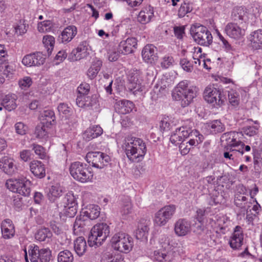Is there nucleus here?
Returning <instances> with one entry per match:
<instances>
[{
    "instance_id": "49",
    "label": "nucleus",
    "mask_w": 262,
    "mask_h": 262,
    "mask_svg": "<svg viewBox=\"0 0 262 262\" xmlns=\"http://www.w3.org/2000/svg\"><path fill=\"white\" fill-rule=\"evenodd\" d=\"M159 128L161 132H166L171 128V120L169 117L167 116H162L161 118Z\"/></svg>"
},
{
    "instance_id": "14",
    "label": "nucleus",
    "mask_w": 262,
    "mask_h": 262,
    "mask_svg": "<svg viewBox=\"0 0 262 262\" xmlns=\"http://www.w3.org/2000/svg\"><path fill=\"white\" fill-rule=\"evenodd\" d=\"M224 32L229 37L235 39H239L245 34L242 22L239 24L233 22L228 23L225 27Z\"/></svg>"
},
{
    "instance_id": "45",
    "label": "nucleus",
    "mask_w": 262,
    "mask_h": 262,
    "mask_svg": "<svg viewBox=\"0 0 262 262\" xmlns=\"http://www.w3.org/2000/svg\"><path fill=\"white\" fill-rule=\"evenodd\" d=\"M42 43L49 55L51 54L55 45V38L51 35H45L42 38Z\"/></svg>"
},
{
    "instance_id": "33",
    "label": "nucleus",
    "mask_w": 262,
    "mask_h": 262,
    "mask_svg": "<svg viewBox=\"0 0 262 262\" xmlns=\"http://www.w3.org/2000/svg\"><path fill=\"white\" fill-rule=\"evenodd\" d=\"M206 127L212 134L221 133L225 129L224 124L220 120H214L207 123Z\"/></svg>"
},
{
    "instance_id": "31",
    "label": "nucleus",
    "mask_w": 262,
    "mask_h": 262,
    "mask_svg": "<svg viewBox=\"0 0 262 262\" xmlns=\"http://www.w3.org/2000/svg\"><path fill=\"white\" fill-rule=\"evenodd\" d=\"M246 188L243 185L239 186L235 194L234 203L236 206L242 207L247 201L246 196Z\"/></svg>"
},
{
    "instance_id": "4",
    "label": "nucleus",
    "mask_w": 262,
    "mask_h": 262,
    "mask_svg": "<svg viewBox=\"0 0 262 262\" xmlns=\"http://www.w3.org/2000/svg\"><path fill=\"white\" fill-rule=\"evenodd\" d=\"M110 227L106 223L97 224L91 229L89 236L90 246H100L105 241L110 234Z\"/></svg>"
},
{
    "instance_id": "60",
    "label": "nucleus",
    "mask_w": 262,
    "mask_h": 262,
    "mask_svg": "<svg viewBox=\"0 0 262 262\" xmlns=\"http://www.w3.org/2000/svg\"><path fill=\"white\" fill-rule=\"evenodd\" d=\"M133 209V205L130 198L127 197L125 199V202L123 204L121 212L123 215H126L130 213Z\"/></svg>"
},
{
    "instance_id": "25",
    "label": "nucleus",
    "mask_w": 262,
    "mask_h": 262,
    "mask_svg": "<svg viewBox=\"0 0 262 262\" xmlns=\"http://www.w3.org/2000/svg\"><path fill=\"white\" fill-rule=\"evenodd\" d=\"M0 168L7 174L12 175L15 172L16 167L14 160L8 157H4L0 160Z\"/></svg>"
},
{
    "instance_id": "8",
    "label": "nucleus",
    "mask_w": 262,
    "mask_h": 262,
    "mask_svg": "<svg viewBox=\"0 0 262 262\" xmlns=\"http://www.w3.org/2000/svg\"><path fill=\"white\" fill-rule=\"evenodd\" d=\"M176 210L177 206L174 204L164 206L155 214L154 224L160 227L165 226L174 215Z\"/></svg>"
},
{
    "instance_id": "34",
    "label": "nucleus",
    "mask_w": 262,
    "mask_h": 262,
    "mask_svg": "<svg viewBox=\"0 0 262 262\" xmlns=\"http://www.w3.org/2000/svg\"><path fill=\"white\" fill-rule=\"evenodd\" d=\"M17 96L15 94L6 95L2 100V105L8 111H11L16 107Z\"/></svg>"
},
{
    "instance_id": "64",
    "label": "nucleus",
    "mask_w": 262,
    "mask_h": 262,
    "mask_svg": "<svg viewBox=\"0 0 262 262\" xmlns=\"http://www.w3.org/2000/svg\"><path fill=\"white\" fill-rule=\"evenodd\" d=\"M159 243L161 249H169V239L166 235H161L160 236Z\"/></svg>"
},
{
    "instance_id": "36",
    "label": "nucleus",
    "mask_w": 262,
    "mask_h": 262,
    "mask_svg": "<svg viewBox=\"0 0 262 262\" xmlns=\"http://www.w3.org/2000/svg\"><path fill=\"white\" fill-rule=\"evenodd\" d=\"M88 50V43L85 41H82L75 50H73L72 54L74 55V60H78L83 58Z\"/></svg>"
},
{
    "instance_id": "59",
    "label": "nucleus",
    "mask_w": 262,
    "mask_h": 262,
    "mask_svg": "<svg viewBox=\"0 0 262 262\" xmlns=\"http://www.w3.org/2000/svg\"><path fill=\"white\" fill-rule=\"evenodd\" d=\"M180 64L183 70L187 72H191L193 70L192 62L186 58L181 59Z\"/></svg>"
},
{
    "instance_id": "43",
    "label": "nucleus",
    "mask_w": 262,
    "mask_h": 262,
    "mask_svg": "<svg viewBox=\"0 0 262 262\" xmlns=\"http://www.w3.org/2000/svg\"><path fill=\"white\" fill-rule=\"evenodd\" d=\"M48 127L49 126H46L44 124H41V125H37L35 131L36 138L47 140L49 137Z\"/></svg>"
},
{
    "instance_id": "24",
    "label": "nucleus",
    "mask_w": 262,
    "mask_h": 262,
    "mask_svg": "<svg viewBox=\"0 0 262 262\" xmlns=\"http://www.w3.org/2000/svg\"><path fill=\"white\" fill-rule=\"evenodd\" d=\"M135 107L134 104L127 100H121L115 104L116 111L120 114L125 115L130 113Z\"/></svg>"
},
{
    "instance_id": "22",
    "label": "nucleus",
    "mask_w": 262,
    "mask_h": 262,
    "mask_svg": "<svg viewBox=\"0 0 262 262\" xmlns=\"http://www.w3.org/2000/svg\"><path fill=\"white\" fill-rule=\"evenodd\" d=\"M127 87L129 91L134 94L142 92L145 89L144 85L142 84V80L139 79V75L137 74H135L129 77Z\"/></svg>"
},
{
    "instance_id": "55",
    "label": "nucleus",
    "mask_w": 262,
    "mask_h": 262,
    "mask_svg": "<svg viewBox=\"0 0 262 262\" xmlns=\"http://www.w3.org/2000/svg\"><path fill=\"white\" fill-rule=\"evenodd\" d=\"M106 259L107 262H125L123 255L116 253L107 255Z\"/></svg>"
},
{
    "instance_id": "23",
    "label": "nucleus",
    "mask_w": 262,
    "mask_h": 262,
    "mask_svg": "<svg viewBox=\"0 0 262 262\" xmlns=\"http://www.w3.org/2000/svg\"><path fill=\"white\" fill-rule=\"evenodd\" d=\"M31 173L36 178L41 179L46 176L45 165L40 161L33 160L29 164Z\"/></svg>"
},
{
    "instance_id": "40",
    "label": "nucleus",
    "mask_w": 262,
    "mask_h": 262,
    "mask_svg": "<svg viewBox=\"0 0 262 262\" xmlns=\"http://www.w3.org/2000/svg\"><path fill=\"white\" fill-rule=\"evenodd\" d=\"M85 223L81 216H77L73 226L74 234L80 235L85 231Z\"/></svg>"
},
{
    "instance_id": "5",
    "label": "nucleus",
    "mask_w": 262,
    "mask_h": 262,
    "mask_svg": "<svg viewBox=\"0 0 262 262\" xmlns=\"http://www.w3.org/2000/svg\"><path fill=\"white\" fill-rule=\"evenodd\" d=\"M111 245L113 248L122 253H127L134 246L133 238L128 234L119 232L115 234L111 239Z\"/></svg>"
},
{
    "instance_id": "10",
    "label": "nucleus",
    "mask_w": 262,
    "mask_h": 262,
    "mask_svg": "<svg viewBox=\"0 0 262 262\" xmlns=\"http://www.w3.org/2000/svg\"><path fill=\"white\" fill-rule=\"evenodd\" d=\"M85 159L93 167L100 169L107 166L111 161L110 157L108 155L100 151L89 152Z\"/></svg>"
},
{
    "instance_id": "35",
    "label": "nucleus",
    "mask_w": 262,
    "mask_h": 262,
    "mask_svg": "<svg viewBox=\"0 0 262 262\" xmlns=\"http://www.w3.org/2000/svg\"><path fill=\"white\" fill-rule=\"evenodd\" d=\"M102 62L98 59H95L87 72V75L91 79H93L97 75L102 66Z\"/></svg>"
},
{
    "instance_id": "27",
    "label": "nucleus",
    "mask_w": 262,
    "mask_h": 262,
    "mask_svg": "<svg viewBox=\"0 0 262 262\" xmlns=\"http://www.w3.org/2000/svg\"><path fill=\"white\" fill-rule=\"evenodd\" d=\"M77 34V27L73 25L68 26L62 31L60 39L62 43H67L70 42Z\"/></svg>"
},
{
    "instance_id": "30",
    "label": "nucleus",
    "mask_w": 262,
    "mask_h": 262,
    "mask_svg": "<svg viewBox=\"0 0 262 262\" xmlns=\"http://www.w3.org/2000/svg\"><path fill=\"white\" fill-rule=\"evenodd\" d=\"M103 133L102 128L99 125H93L87 128L83 133V138L90 141L100 136Z\"/></svg>"
},
{
    "instance_id": "12",
    "label": "nucleus",
    "mask_w": 262,
    "mask_h": 262,
    "mask_svg": "<svg viewBox=\"0 0 262 262\" xmlns=\"http://www.w3.org/2000/svg\"><path fill=\"white\" fill-rule=\"evenodd\" d=\"M76 103L81 108L97 111L99 108L98 97L96 94L91 96H77Z\"/></svg>"
},
{
    "instance_id": "28",
    "label": "nucleus",
    "mask_w": 262,
    "mask_h": 262,
    "mask_svg": "<svg viewBox=\"0 0 262 262\" xmlns=\"http://www.w3.org/2000/svg\"><path fill=\"white\" fill-rule=\"evenodd\" d=\"M154 8L150 6L144 8L139 13L138 21L142 24L148 23L154 16Z\"/></svg>"
},
{
    "instance_id": "48",
    "label": "nucleus",
    "mask_w": 262,
    "mask_h": 262,
    "mask_svg": "<svg viewBox=\"0 0 262 262\" xmlns=\"http://www.w3.org/2000/svg\"><path fill=\"white\" fill-rule=\"evenodd\" d=\"M32 147V149L39 159L46 160L48 158L46 149L43 146L37 144H33Z\"/></svg>"
},
{
    "instance_id": "54",
    "label": "nucleus",
    "mask_w": 262,
    "mask_h": 262,
    "mask_svg": "<svg viewBox=\"0 0 262 262\" xmlns=\"http://www.w3.org/2000/svg\"><path fill=\"white\" fill-rule=\"evenodd\" d=\"M51 256V251L49 248L39 250V259L41 262H49Z\"/></svg>"
},
{
    "instance_id": "3",
    "label": "nucleus",
    "mask_w": 262,
    "mask_h": 262,
    "mask_svg": "<svg viewBox=\"0 0 262 262\" xmlns=\"http://www.w3.org/2000/svg\"><path fill=\"white\" fill-rule=\"evenodd\" d=\"M70 173L76 181L81 183L91 181L93 177L91 168L85 163L74 162L69 167Z\"/></svg>"
},
{
    "instance_id": "44",
    "label": "nucleus",
    "mask_w": 262,
    "mask_h": 262,
    "mask_svg": "<svg viewBox=\"0 0 262 262\" xmlns=\"http://www.w3.org/2000/svg\"><path fill=\"white\" fill-rule=\"evenodd\" d=\"M246 13L244 7L242 6L236 7L232 11L231 17L232 19L235 21L243 20L244 17L246 15Z\"/></svg>"
},
{
    "instance_id": "11",
    "label": "nucleus",
    "mask_w": 262,
    "mask_h": 262,
    "mask_svg": "<svg viewBox=\"0 0 262 262\" xmlns=\"http://www.w3.org/2000/svg\"><path fill=\"white\" fill-rule=\"evenodd\" d=\"M227 137V146L230 151H236L242 155H244L245 144L242 141L243 136L241 132H230L225 134Z\"/></svg>"
},
{
    "instance_id": "17",
    "label": "nucleus",
    "mask_w": 262,
    "mask_h": 262,
    "mask_svg": "<svg viewBox=\"0 0 262 262\" xmlns=\"http://www.w3.org/2000/svg\"><path fill=\"white\" fill-rule=\"evenodd\" d=\"M191 230V223L185 219H180L174 224V233L178 236H186L190 233Z\"/></svg>"
},
{
    "instance_id": "29",
    "label": "nucleus",
    "mask_w": 262,
    "mask_h": 262,
    "mask_svg": "<svg viewBox=\"0 0 262 262\" xmlns=\"http://www.w3.org/2000/svg\"><path fill=\"white\" fill-rule=\"evenodd\" d=\"M148 222L142 220L138 224V228L136 232V237L138 239L146 240L148 234Z\"/></svg>"
},
{
    "instance_id": "50",
    "label": "nucleus",
    "mask_w": 262,
    "mask_h": 262,
    "mask_svg": "<svg viewBox=\"0 0 262 262\" xmlns=\"http://www.w3.org/2000/svg\"><path fill=\"white\" fill-rule=\"evenodd\" d=\"M28 254L31 262H38V259H39V249L38 246H29Z\"/></svg>"
},
{
    "instance_id": "37",
    "label": "nucleus",
    "mask_w": 262,
    "mask_h": 262,
    "mask_svg": "<svg viewBox=\"0 0 262 262\" xmlns=\"http://www.w3.org/2000/svg\"><path fill=\"white\" fill-rule=\"evenodd\" d=\"M63 189L59 184H56L51 186L48 194L49 199L50 201L54 202L56 199L62 195Z\"/></svg>"
},
{
    "instance_id": "20",
    "label": "nucleus",
    "mask_w": 262,
    "mask_h": 262,
    "mask_svg": "<svg viewBox=\"0 0 262 262\" xmlns=\"http://www.w3.org/2000/svg\"><path fill=\"white\" fill-rule=\"evenodd\" d=\"M138 41L135 37H128L121 41L119 45V51L123 54H128L137 49Z\"/></svg>"
},
{
    "instance_id": "46",
    "label": "nucleus",
    "mask_w": 262,
    "mask_h": 262,
    "mask_svg": "<svg viewBox=\"0 0 262 262\" xmlns=\"http://www.w3.org/2000/svg\"><path fill=\"white\" fill-rule=\"evenodd\" d=\"M74 257L72 252L68 250L60 251L57 256L58 262H73Z\"/></svg>"
},
{
    "instance_id": "61",
    "label": "nucleus",
    "mask_w": 262,
    "mask_h": 262,
    "mask_svg": "<svg viewBox=\"0 0 262 262\" xmlns=\"http://www.w3.org/2000/svg\"><path fill=\"white\" fill-rule=\"evenodd\" d=\"M63 205H77L76 198L72 191L68 192L64 198Z\"/></svg>"
},
{
    "instance_id": "41",
    "label": "nucleus",
    "mask_w": 262,
    "mask_h": 262,
    "mask_svg": "<svg viewBox=\"0 0 262 262\" xmlns=\"http://www.w3.org/2000/svg\"><path fill=\"white\" fill-rule=\"evenodd\" d=\"M100 210L98 205H90L84 212V214L92 220H95L99 216Z\"/></svg>"
},
{
    "instance_id": "15",
    "label": "nucleus",
    "mask_w": 262,
    "mask_h": 262,
    "mask_svg": "<svg viewBox=\"0 0 262 262\" xmlns=\"http://www.w3.org/2000/svg\"><path fill=\"white\" fill-rule=\"evenodd\" d=\"M244 233L242 228L236 226L230 237L229 244L233 250H239L244 243Z\"/></svg>"
},
{
    "instance_id": "39",
    "label": "nucleus",
    "mask_w": 262,
    "mask_h": 262,
    "mask_svg": "<svg viewBox=\"0 0 262 262\" xmlns=\"http://www.w3.org/2000/svg\"><path fill=\"white\" fill-rule=\"evenodd\" d=\"M193 9V4L192 3L184 1L180 5L178 11V16L180 18L184 17L187 14L191 12Z\"/></svg>"
},
{
    "instance_id": "51",
    "label": "nucleus",
    "mask_w": 262,
    "mask_h": 262,
    "mask_svg": "<svg viewBox=\"0 0 262 262\" xmlns=\"http://www.w3.org/2000/svg\"><path fill=\"white\" fill-rule=\"evenodd\" d=\"M193 53L192 55L195 64L198 63L199 66L202 63V59L205 58V54L202 53V49L199 47H194L193 49Z\"/></svg>"
},
{
    "instance_id": "53",
    "label": "nucleus",
    "mask_w": 262,
    "mask_h": 262,
    "mask_svg": "<svg viewBox=\"0 0 262 262\" xmlns=\"http://www.w3.org/2000/svg\"><path fill=\"white\" fill-rule=\"evenodd\" d=\"M228 98L230 103L234 106H236L239 103V95L237 92L235 90H231L229 92Z\"/></svg>"
},
{
    "instance_id": "52",
    "label": "nucleus",
    "mask_w": 262,
    "mask_h": 262,
    "mask_svg": "<svg viewBox=\"0 0 262 262\" xmlns=\"http://www.w3.org/2000/svg\"><path fill=\"white\" fill-rule=\"evenodd\" d=\"M77 211V205H63V209L61 212L64 215L69 217H74Z\"/></svg>"
},
{
    "instance_id": "26",
    "label": "nucleus",
    "mask_w": 262,
    "mask_h": 262,
    "mask_svg": "<svg viewBox=\"0 0 262 262\" xmlns=\"http://www.w3.org/2000/svg\"><path fill=\"white\" fill-rule=\"evenodd\" d=\"M1 230L3 237L5 239L11 238L14 235V226L10 219H6L2 222Z\"/></svg>"
},
{
    "instance_id": "13",
    "label": "nucleus",
    "mask_w": 262,
    "mask_h": 262,
    "mask_svg": "<svg viewBox=\"0 0 262 262\" xmlns=\"http://www.w3.org/2000/svg\"><path fill=\"white\" fill-rule=\"evenodd\" d=\"M192 134L196 138L198 135H199L198 132L195 131L193 132L191 129L186 126H182L177 128L172 132L170 138V141L173 144L176 145L179 144L180 142H183L190 135L192 136Z\"/></svg>"
},
{
    "instance_id": "19",
    "label": "nucleus",
    "mask_w": 262,
    "mask_h": 262,
    "mask_svg": "<svg viewBox=\"0 0 262 262\" xmlns=\"http://www.w3.org/2000/svg\"><path fill=\"white\" fill-rule=\"evenodd\" d=\"M153 256L157 262H172L174 252L169 249H159L154 251Z\"/></svg>"
},
{
    "instance_id": "58",
    "label": "nucleus",
    "mask_w": 262,
    "mask_h": 262,
    "mask_svg": "<svg viewBox=\"0 0 262 262\" xmlns=\"http://www.w3.org/2000/svg\"><path fill=\"white\" fill-rule=\"evenodd\" d=\"M0 71L2 72L6 76L12 75L14 70L12 67L8 64L7 61L2 63L0 65Z\"/></svg>"
},
{
    "instance_id": "63",
    "label": "nucleus",
    "mask_w": 262,
    "mask_h": 262,
    "mask_svg": "<svg viewBox=\"0 0 262 262\" xmlns=\"http://www.w3.org/2000/svg\"><path fill=\"white\" fill-rule=\"evenodd\" d=\"M173 61V58L171 56L166 55L163 57L161 66L163 68L167 69L172 64Z\"/></svg>"
},
{
    "instance_id": "6",
    "label": "nucleus",
    "mask_w": 262,
    "mask_h": 262,
    "mask_svg": "<svg viewBox=\"0 0 262 262\" xmlns=\"http://www.w3.org/2000/svg\"><path fill=\"white\" fill-rule=\"evenodd\" d=\"M31 181L26 177L10 179L7 180L6 186L12 192L23 196H29L31 192Z\"/></svg>"
},
{
    "instance_id": "2",
    "label": "nucleus",
    "mask_w": 262,
    "mask_h": 262,
    "mask_svg": "<svg viewBox=\"0 0 262 262\" xmlns=\"http://www.w3.org/2000/svg\"><path fill=\"white\" fill-rule=\"evenodd\" d=\"M188 83L187 80L180 82L175 92L172 93L173 99L180 101L183 107L189 105L196 96L198 88L194 86H188Z\"/></svg>"
},
{
    "instance_id": "9",
    "label": "nucleus",
    "mask_w": 262,
    "mask_h": 262,
    "mask_svg": "<svg viewBox=\"0 0 262 262\" xmlns=\"http://www.w3.org/2000/svg\"><path fill=\"white\" fill-rule=\"evenodd\" d=\"M222 91L214 86L213 85L207 86L203 92L204 100L214 107L218 108L222 106L224 102L222 98Z\"/></svg>"
},
{
    "instance_id": "32",
    "label": "nucleus",
    "mask_w": 262,
    "mask_h": 262,
    "mask_svg": "<svg viewBox=\"0 0 262 262\" xmlns=\"http://www.w3.org/2000/svg\"><path fill=\"white\" fill-rule=\"evenodd\" d=\"M87 248L86 243L83 237L79 236L74 241V248L78 256L83 255L86 251Z\"/></svg>"
},
{
    "instance_id": "21",
    "label": "nucleus",
    "mask_w": 262,
    "mask_h": 262,
    "mask_svg": "<svg viewBox=\"0 0 262 262\" xmlns=\"http://www.w3.org/2000/svg\"><path fill=\"white\" fill-rule=\"evenodd\" d=\"M249 47L253 50L262 49V29H258L250 33L248 37Z\"/></svg>"
},
{
    "instance_id": "7",
    "label": "nucleus",
    "mask_w": 262,
    "mask_h": 262,
    "mask_svg": "<svg viewBox=\"0 0 262 262\" xmlns=\"http://www.w3.org/2000/svg\"><path fill=\"white\" fill-rule=\"evenodd\" d=\"M192 36L198 44L209 46L212 42V36L208 29L203 25L193 26L190 29Z\"/></svg>"
},
{
    "instance_id": "18",
    "label": "nucleus",
    "mask_w": 262,
    "mask_h": 262,
    "mask_svg": "<svg viewBox=\"0 0 262 262\" xmlns=\"http://www.w3.org/2000/svg\"><path fill=\"white\" fill-rule=\"evenodd\" d=\"M141 55L144 62L153 63L158 59L157 48L152 44H147L142 49Z\"/></svg>"
},
{
    "instance_id": "42",
    "label": "nucleus",
    "mask_w": 262,
    "mask_h": 262,
    "mask_svg": "<svg viewBox=\"0 0 262 262\" xmlns=\"http://www.w3.org/2000/svg\"><path fill=\"white\" fill-rule=\"evenodd\" d=\"M41 117L42 118L41 124H44L46 126L52 125L55 120L54 112L50 110L45 111L41 115Z\"/></svg>"
},
{
    "instance_id": "1",
    "label": "nucleus",
    "mask_w": 262,
    "mask_h": 262,
    "mask_svg": "<svg viewBox=\"0 0 262 262\" xmlns=\"http://www.w3.org/2000/svg\"><path fill=\"white\" fill-rule=\"evenodd\" d=\"M122 148L128 159L132 162L142 161L147 152L146 145L143 140L132 135L124 138Z\"/></svg>"
},
{
    "instance_id": "56",
    "label": "nucleus",
    "mask_w": 262,
    "mask_h": 262,
    "mask_svg": "<svg viewBox=\"0 0 262 262\" xmlns=\"http://www.w3.org/2000/svg\"><path fill=\"white\" fill-rule=\"evenodd\" d=\"M32 78L29 76H25L18 81V85L23 90H27L32 84Z\"/></svg>"
},
{
    "instance_id": "16",
    "label": "nucleus",
    "mask_w": 262,
    "mask_h": 262,
    "mask_svg": "<svg viewBox=\"0 0 262 262\" xmlns=\"http://www.w3.org/2000/svg\"><path fill=\"white\" fill-rule=\"evenodd\" d=\"M45 59V55L37 52L25 56L22 59V63L27 67L39 66L44 63Z\"/></svg>"
},
{
    "instance_id": "47",
    "label": "nucleus",
    "mask_w": 262,
    "mask_h": 262,
    "mask_svg": "<svg viewBox=\"0 0 262 262\" xmlns=\"http://www.w3.org/2000/svg\"><path fill=\"white\" fill-rule=\"evenodd\" d=\"M53 27V23L51 20H46L38 23L37 24V30L40 33H47L51 31Z\"/></svg>"
},
{
    "instance_id": "62",
    "label": "nucleus",
    "mask_w": 262,
    "mask_h": 262,
    "mask_svg": "<svg viewBox=\"0 0 262 262\" xmlns=\"http://www.w3.org/2000/svg\"><path fill=\"white\" fill-rule=\"evenodd\" d=\"M90 91V85L86 82L81 83L77 88L78 96H86Z\"/></svg>"
},
{
    "instance_id": "57",
    "label": "nucleus",
    "mask_w": 262,
    "mask_h": 262,
    "mask_svg": "<svg viewBox=\"0 0 262 262\" xmlns=\"http://www.w3.org/2000/svg\"><path fill=\"white\" fill-rule=\"evenodd\" d=\"M14 128L17 134L23 136L26 134L28 127L23 122H18L15 124Z\"/></svg>"
},
{
    "instance_id": "38",
    "label": "nucleus",
    "mask_w": 262,
    "mask_h": 262,
    "mask_svg": "<svg viewBox=\"0 0 262 262\" xmlns=\"http://www.w3.org/2000/svg\"><path fill=\"white\" fill-rule=\"evenodd\" d=\"M52 236V233L48 228L39 229L35 235L36 240L40 242L48 241Z\"/></svg>"
}]
</instances>
